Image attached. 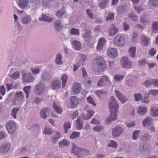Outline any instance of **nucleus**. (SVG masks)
<instances>
[{"label": "nucleus", "mask_w": 158, "mask_h": 158, "mask_svg": "<svg viewBox=\"0 0 158 158\" xmlns=\"http://www.w3.org/2000/svg\"><path fill=\"white\" fill-rule=\"evenodd\" d=\"M114 92L118 100L122 103H124L127 101V98L119 91L115 90Z\"/></svg>", "instance_id": "12"}, {"label": "nucleus", "mask_w": 158, "mask_h": 158, "mask_svg": "<svg viewBox=\"0 0 158 158\" xmlns=\"http://www.w3.org/2000/svg\"><path fill=\"white\" fill-rule=\"evenodd\" d=\"M79 103V100L76 96H73L70 98V105L72 109H74L77 107Z\"/></svg>", "instance_id": "14"}, {"label": "nucleus", "mask_w": 158, "mask_h": 158, "mask_svg": "<svg viewBox=\"0 0 158 158\" xmlns=\"http://www.w3.org/2000/svg\"><path fill=\"white\" fill-rule=\"evenodd\" d=\"M121 64L122 67L126 69H130L132 65L131 62L130 61L127 57H123L121 60Z\"/></svg>", "instance_id": "7"}, {"label": "nucleus", "mask_w": 158, "mask_h": 158, "mask_svg": "<svg viewBox=\"0 0 158 158\" xmlns=\"http://www.w3.org/2000/svg\"><path fill=\"white\" fill-rule=\"evenodd\" d=\"M23 79L24 82L31 83L33 82L34 77L30 73H26L23 75Z\"/></svg>", "instance_id": "10"}, {"label": "nucleus", "mask_w": 158, "mask_h": 158, "mask_svg": "<svg viewBox=\"0 0 158 158\" xmlns=\"http://www.w3.org/2000/svg\"><path fill=\"white\" fill-rule=\"evenodd\" d=\"M93 130L95 131L99 132L103 130V127L102 125H98L94 127L93 128Z\"/></svg>", "instance_id": "52"}, {"label": "nucleus", "mask_w": 158, "mask_h": 158, "mask_svg": "<svg viewBox=\"0 0 158 158\" xmlns=\"http://www.w3.org/2000/svg\"><path fill=\"white\" fill-rule=\"evenodd\" d=\"M114 17V14L113 13H110L109 14L106 19V20L108 21L109 20H113Z\"/></svg>", "instance_id": "58"}, {"label": "nucleus", "mask_w": 158, "mask_h": 158, "mask_svg": "<svg viewBox=\"0 0 158 158\" xmlns=\"http://www.w3.org/2000/svg\"><path fill=\"white\" fill-rule=\"evenodd\" d=\"M143 149L144 152L146 154H148L151 152L152 149L150 145L148 144H145L144 145L143 147Z\"/></svg>", "instance_id": "33"}, {"label": "nucleus", "mask_w": 158, "mask_h": 158, "mask_svg": "<svg viewBox=\"0 0 158 158\" xmlns=\"http://www.w3.org/2000/svg\"><path fill=\"white\" fill-rule=\"evenodd\" d=\"M109 107L110 111V115L108 117L107 120L108 122L116 120L117 119V113L118 110V105L115 99L111 96L109 100Z\"/></svg>", "instance_id": "1"}, {"label": "nucleus", "mask_w": 158, "mask_h": 158, "mask_svg": "<svg viewBox=\"0 0 158 158\" xmlns=\"http://www.w3.org/2000/svg\"><path fill=\"white\" fill-rule=\"evenodd\" d=\"M124 131V129L123 127L120 126H116L112 129V135L114 137H118L121 135Z\"/></svg>", "instance_id": "5"}, {"label": "nucleus", "mask_w": 158, "mask_h": 158, "mask_svg": "<svg viewBox=\"0 0 158 158\" xmlns=\"http://www.w3.org/2000/svg\"><path fill=\"white\" fill-rule=\"evenodd\" d=\"M140 131L139 130L135 131L132 134V139L134 140H136L138 139Z\"/></svg>", "instance_id": "46"}, {"label": "nucleus", "mask_w": 158, "mask_h": 158, "mask_svg": "<svg viewBox=\"0 0 158 158\" xmlns=\"http://www.w3.org/2000/svg\"><path fill=\"white\" fill-rule=\"evenodd\" d=\"M80 136V132H76L73 131L70 137L71 139H75L76 138L79 137Z\"/></svg>", "instance_id": "54"}, {"label": "nucleus", "mask_w": 158, "mask_h": 158, "mask_svg": "<svg viewBox=\"0 0 158 158\" xmlns=\"http://www.w3.org/2000/svg\"><path fill=\"white\" fill-rule=\"evenodd\" d=\"M106 41V39L104 38H100L98 41V44L97 47L98 50H100L103 48Z\"/></svg>", "instance_id": "20"}, {"label": "nucleus", "mask_w": 158, "mask_h": 158, "mask_svg": "<svg viewBox=\"0 0 158 158\" xmlns=\"http://www.w3.org/2000/svg\"><path fill=\"white\" fill-rule=\"evenodd\" d=\"M141 44L144 46H146L149 43V39L145 35H142Z\"/></svg>", "instance_id": "37"}, {"label": "nucleus", "mask_w": 158, "mask_h": 158, "mask_svg": "<svg viewBox=\"0 0 158 158\" xmlns=\"http://www.w3.org/2000/svg\"><path fill=\"white\" fill-rule=\"evenodd\" d=\"M151 137V135L149 134H145L140 137L141 139L143 141H147Z\"/></svg>", "instance_id": "41"}, {"label": "nucleus", "mask_w": 158, "mask_h": 158, "mask_svg": "<svg viewBox=\"0 0 158 158\" xmlns=\"http://www.w3.org/2000/svg\"><path fill=\"white\" fill-rule=\"evenodd\" d=\"M107 55L112 58H116L118 56L117 51L115 48H110L107 51Z\"/></svg>", "instance_id": "13"}, {"label": "nucleus", "mask_w": 158, "mask_h": 158, "mask_svg": "<svg viewBox=\"0 0 158 158\" xmlns=\"http://www.w3.org/2000/svg\"><path fill=\"white\" fill-rule=\"evenodd\" d=\"M127 9L126 6L121 5L119 6L118 11L119 13H123L126 11Z\"/></svg>", "instance_id": "51"}, {"label": "nucleus", "mask_w": 158, "mask_h": 158, "mask_svg": "<svg viewBox=\"0 0 158 158\" xmlns=\"http://www.w3.org/2000/svg\"><path fill=\"white\" fill-rule=\"evenodd\" d=\"M88 17L90 19H93L95 18V16L93 14V11L90 9H87L86 10Z\"/></svg>", "instance_id": "53"}, {"label": "nucleus", "mask_w": 158, "mask_h": 158, "mask_svg": "<svg viewBox=\"0 0 158 158\" xmlns=\"http://www.w3.org/2000/svg\"><path fill=\"white\" fill-rule=\"evenodd\" d=\"M50 2L51 1H49L48 0H43L42 3L44 6L48 7L50 6Z\"/></svg>", "instance_id": "61"}, {"label": "nucleus", "mask_w": 158, "mask_h": 158, "mask_svg": "<svg viewBox=\"0 0 158 158\" xmlns=\"http://www.w3.org/2000/svg\"><path fill=\"white\" fill-rule=\"evenodd\" d=\"M51 112V110L47 108H43L40 112V116L43 118H47V113Z\"/></svg>", "instance_id": "26"}, {"label": "nucleus", "mask_w": 158, "mask_h": 158, "mask_svg": "<svg viewBox=\"0 0 158 158\" xmlns=\"http://www.w3.org/2000/svg\"><path fill=\"white\" fill-rule=\"evenodd\" d=\"M135 99L136 101H139L142 98V96L140 93H137L134 94Z\"/></svg>", "instance_id": "50"}, {"label": "nucleus", "mask_w": 158, "mask_h": 158, "mask_svg": "<svg viewBox=\"0 0 158 158\" xmlns=\"http://www.w3.org/2000/svg\"><path fill=\"white\" fill-rule=\"evenodd\" d=\"M39 20L40 21H46L48 22H50L53 20V19L51 17L43 15L41 17L39 18Z\"/></svg>", "instance_id": "35"}, {"label": "nucleus", "mask_w": 158, "mask_h": 158, "mask_svg": "<svg viewBox=\"0 0 158 158\" xmlns=\"http://www.w3.org/2000/svg\"><path fill=\"white\" fill-rule=\"evenodd\" d=\"M63 127L64 129V132L65 134L67 133V130L70 129L71 125L69 122H65L63 125Z\"/></svg>", "instance_id": "42"}, {"label": "nucleus", "mask_w": 158, "mask_h": 158, "mask_svg": "<svg viewBox=\"0 0 158 158\" xmlns=\"http://www.w3.org/2000/svg\"><path fill=\"white\" fill-rule=\"evenodd\" d=\"M136 48L135 47L130 48L128 50V53L129 56L133 58L135 56Z\"/></svg>", "instance_id": "32"}, {"label": "nucleus", "mask_w": 158, "mask_h": 158, "mask_svg": "<svg viewBox=\"0 0 158 158\" xmlns=\"http://www.w3.org/2000/svg\"><path fill=\"white\" fill-rule=\"evenodd\" d=\"M152 32L157 33L158 32V22L154 21L152 24Z\"/></svg>", "instance_id": "30"}, {"label": "nucleus", "mask_w": 158, "mask_h": 158, "mask_svg": "<svg viewBox=\"0 0 158 158\" xmlns=\"http://www.w3.org/2000/svg\"><path fill=\"white\" fill-rule=\"evenodd\" d=\"M19 7L22 9L26 8L29 4L28 0H19Z\"/></svg>", "instance_id": "24"}, {"label": "nucleus", "mask_w": 158, "mask_h": 158, "mask_svg": "<svg viewBox=\"0 0 158 158\" xmlns=\"http://www.w3.org/2000/svg\"><path fill=\"white\" fill-rule=\"evenodd\" d=\"M149 93L152 95L155 96L158 95V90L157 89H151Z\"/></svg>", "instance_id": "64"}, {"label": "nucleus", "mask_w": 158, "mask_h": 158, "mask_svg": "<svg viewBox=\"0 0 158 158\" xmlns=\"http://www.w3.org/2000/svg\"><path fill=\"white\" fill-rule=\"evenodd\" d=\"M111 83L109 77L107 76H103L99 80L97 84L98 86H102L106 84Z\"/></svg>", "instance_id": "9"}, {"label": "nucleus", "mask_w": 158, "mask_h": 158, "mask_svg": "<svg viewBox=\"0 0 158 158\" xmlns=\"http://www.w3.org/2000/svg\"><path fill=\"white\" fill-rule=\"evenodd\" d=\"M55 29L57 31H59L62 27L61 22L59 20L56 21L54 22Z\"/></svg>", "instance_id": "31"}, {"label": "nucleus", "mask_w": 158, "mask_h": 158, "mask_svg": "<svg viewBox=\"0 0 158 158\" xmlns=\"http://www.w3.org/2000/svg\"><path fill=\"white\" fill-rule=\"evenodd\" d=\"M61 138V135L60 132L55 131L53 136L52 137V143H56L58 141V139Z\"/></svg>", "instance_id": "19"}, {"label": "nucleus", "mask_w": 158, "mask_h": 158, "mask_svg": "<svg viewBox=\"0 0 158 158\" xmlns=\"http://www.w3.org/2000/svg\"><path fill=\"white\" fill-rule=\"evenodd\" d=\"M86 114H83V118L85 120H87L90 118L94 115L93 111L91 110H86Z\"/></svg>", "instance_id": "22"}, {"label": "nucleus", "mask_w": 158, "mask_h": 158, "mask_svg": "<svg viewBox=\"0 0 158 158\" xmlns=\"http://www.w3.org/2000/svg\"><path fill=\"white\" fill-rule=\"evenodd\" d=\"M114 79L116 81L122 80L123 78V76L122 75L117 74L114 76Z\"/></svg>", "instance_id": "56"}, {"label": "nucleus", "mask_w": 158, "mask_h": 158, "mask_svg": "<svg viewBox=\"0 0 158 158\" xmlns=\"http://www.w3.org/2000/svg\"><path fill=\"white\" fill-rule=\"evenodd\" d=\"M94 60H95L98 65V68L99 71H103L106 68V64L102 56H97L94 59Z\"/></svg>", "instance_id": "3"}, {"label": "nucleus", "mask_w": 158, "mask_h": 158, "mask_svg": "<svg viewBox=\"0 0 158 158\" xmlns=\"http://www.w3.org/2000/svg\"><path fill=\"white\" fill-rule=\"evenodd\" d=\"M153 119L150 117H147L142 122L143 125L144 127H148L152 125Z\"/></svg>", "instance_id": "17"}, {"label": "nucleus", "mask_w": 158, "mask_h": 158, "mask_svg": "<svg viewBox=\"0 0 158 158\" xmlns=\"http://www.w3.org/2000/svg\"><path fill=\"white\" fill-rule=\"evenodd\" d=\"M68 79V76L65 74H64L62 75L61 79L62 82V87L64 88L66 85L67 80Z\"/></svg>", "instance_id": "43"}, {"label": "nucleus", "mask_w": 158, "mask_h": 158, "mask_svg": "<svg viewBox=\"0 0 158 158\" xmlns=\"http://www.w3.org/2000/svg\"><path fill=\"white\" fill-rule=\"evenodd\" d=\"M114 42L116 45L119 46H123L126 43L124 37L120 34H118L115 36Z\"/></svg>", "instance_id": "4"}, {"label": "nucleus", "mask_w": 158, "mask_h": 158, "mask_svg": "<svg viewBox=\"0 0 158 158\" xmlns=\"http://www.w3.org/2000/svg\"><path fill=\"white\" fill-rule=\"evenodd\" d=\"M148 96H149V93H146L145 94V97L142 100L143 103H148L149 102V100L148 97H147Z\"/></svg>", "instance_id": "59"}, {"label": "nucleus", "mask_w": 158, "mask_h": 158, "mask_svg": "<svg viewBox=\"0 0 158 158\" xmlns=\"http://www.w3.org/2000/svg\"><path fill=\"white\" fill-rule=\"evenodd\" d=\"M45 85L44 84L40 82L35 86L34 90L36 94L40 95L43 93Z\"/></svg>", "instance_id": "8"}, {"label": "nucleus", "mask_w": 158, "mask_h": 158, "mask_svg": "<svg viewBox=\"0 0 158 158\" xmlns=\"http://www.w3.org/2000/svg\"><path fill=\"white\" fill-rule=\"evenodd\" d=\"M31 86L29 85L25 86L23 89V90L26 94V98L29 97V95L30 93V90L31 89Z\"/></svg>", "instance_id": "44"}, {"label": "nucleus", "mask_w": 158, "mask_h": 158, "mask_svg": "<svg viewBox=\"0 0 158 158\" xmlns=\"http://www.w3.org/2000/svg\"><path fill=\"white\" fill-rule=\"evenodd\" d=\"M52 106L54 110L57 114H61L62 113V109L59 106L57 103L54 102Z\"/></svg>", "instance_id": "23"}, {"label": "nucleus", "mask_w": 158, "mask_h": 158, "mask_svg": "<svg viewBox=\"0 0 158 158\" xmlns=\"http://www.w3.org/2000/svg\"><path fill=\"white\" fill-rule=\"evenodd\" d=\"M73 47L76 50H79L81 48V44L78 41L73 40L72 42Z\"/></svg>", "instance_id": "29"}, {"label": "nucleus", "mask_w": 158, "mask_h": 158, "mask_svg": "<svg viewBox=\"0 0 158 158\" xmlns=\"http://www.w3.org/2000/svg\"><path fill=\"white\" fill-rule=\"evenodd\" d=\"M108 145L109 147L115 148H117L118 146L117 143L114 141L112 140L110 141Z\"/></svg>", "instance_id": "55"}, {"label": "nucleus", "mask_w": 158, "mask_h": 158, "mask_svg": "<svg viewBox=\"0 0 158 158\" xmlns=\"http://www.w3.org/2000/svg\"><path fill=\"white\" fill-rule=\"evenodd\" d=\"M151 114L153 116H158V109L154 108H152L151 109Z\"/></svg>", "instance_id": "48"}, {"label": "nucleus", "mask_w": 158, "mask_h": 158, "mask_svg": "<svg viewBox=\"0 0 158 158\" xmlns=\"http://www.w3.org/2000/svg\"><path fill=\"white\" fill-rule=\"evenodd\" d=\"M15 99L20 102H23L24 98V94L22 91H19L16 92L15 95Z\"/></svg>", "instance_id": "16"}, {"label": "nucleus", "mask_w": 158, "mask_h": 158, "mask_svg": "<svg viewBox=\"0 0 158 158\" xmlns=\"http://www.w3.org/2000/svg\"><path fill=\"white\" fill-rule=\"evenodd\" d=\"M147 111L146 107L143 106H140L137 108V113L140 115H143L145 114Z\"/></svg>", "instance_id": "25"}, {"label": "nucleus", "mask_w": 158, "mask_h": 158, "mask_svg": "<svg viewBox=\"0 0 158 158\" xmlns=\"http://www.w3.org/2000/svg\"><path fill=\"white\" fill-rule=\"evenodd\" d=\"M72 151L74 154L79 158H85L89 154V151L87 149L83 148H79L75 144L72 146Z\"/></svg>", "instance_id": "2"}, {"label": "nucleus", "mask_w": 158, "mask_h": 158, "mask_svg": "<svg viewBox=\"0 0 158 158\" xmlns=\"http://www.w3.org/2000/svg\"><path fill=\"white\" fill-rule=\"evenodd\" d=\"M59 146L60 147H63L64 146H68L69 145V143L67 140L64 139L61 141L59 142Z\"/></svg>", "instance_id": "38"}, {"label": "nucleus", "mask_w": 158, "mask_h": 158, "mask_svg": "<svg viewBox=\"0 0 158 158\" xmlns=\"http://www.w3.org/2000/svg\"><path fill=\"white\" fill-rule=\"evenodd\" d=\"M118 29L114 26H113L110 28L108 31V33L110 36H114L118 32Z\"/></svg>", "instance_id": "28"}, {"label": "nucleus", "mask_w": 158, "mask_h": 158, "mask_svg": "<svg viewBox=\"0 0 158 158\" xmlns=\"http://www.w3.org/2000/svg\"><path fill=\"white\" fill-rule=\"evenodd\" d=\"M31 17L30 15H27L23 17L21 20L22 23L24 25H27L31 22Z\"/></svg>", "instance_id": "15"}, {"label": "nucleus", "mask_w": 158, "mask_h": 158, "mask_svg": "<svg viewBox=\"0 0 158 158\" xmlns=\"http://www.w3.org/2000/svg\"><path fill=\"white\" fill-rule=\"evenodd\" d=\"M11 147L10 144L8 143H5L0 146V153H4L8 152Z\"/></svg>", "instance_id": "11"}, {"label": "nucleus", "mask_w": 158, "mask_h": 158, "mask_svg": "<svg viewBox=\"0 0 158 158\" xmlns=\"http://www.w3.org/2000/svg\"><path fill=\"white\" fill-rule=\"evenodd\" d=\"M6 127L7 131L10 134H13L16 131V124L14 122H9L6 124Z\"/></svg>", "instance_id": "6"}, {"label": "nucleus", "mask_w": 158, "mask_h": 158, "mask_svg": "<svg viewBox=\"0 0 158 158\" xmlns=\"http://www.w3.org/2000/svg\"><path fill=\"white\" fill-rule=\"evenodd\" d=\"M83 121L82 117H79L76 121V127L78 130H81L83 126Z\"/></svg>", "instance_id": "21"}, {"label": "nucleus", "mask_w": 158, "mask_h": 158, "mask_svg": "<svg viewBox=\"0 0 158 158\" xmlns=\"http://www.w3.org/2000/svg\"><path fill=\"white\" fill-rule=\"evenodd\" d=\"M32 73L34 75L39 74L40 72V69L39 68H33L31 69Z\"/></svg>", "instance_id": "45"}, {"label": "nucleus", "mask_w": 158, "mask_h": 158, "mask_svg": "<svg viewBox=\"0 0 158 158\" xmlns=\"http://www.w3.org/2000/svg\"><path fill=\"white\" fill-rule=\"evenodd\" d=\"M86 100L88 103L90 104L93 106H96V104L94 100L92 97L89 96L86 98Z\"/></svg>", "instance_id": "49"}, {"label": "nucleus", "mask_w": 158, "mask_h": 158, "mask_svg": "<svg viewBox=\"0 0 158 158\" xmlns=\"http://www.w3.org/2000/svg\"><path fill=\"white\" fill-rule=\"evenodd\" d=\"M19 73L18 72H16L10 75V77L13 79H16L19 78Z\"/></svg>", "instance_id": "62"}, {"label": "nucleus", "mask_w": 158, "mask_h": 158, "mask_svg": "<svg viewBox=\"0 0 158 158\" xmlns=\"http://www.w3.org/2000/svg\"><path fill=\"white\" fill-rule=\"evenodd\" d=\"M48 79V74L47 72L44 71L42 74L41 78V80L40 82L41 81L44 82Z\"/></svg>", "instance_id": "36"}, {"label": "nucleus", "mask_w": 158, "mask_h": 158, "mask_svg": "<svg viewBox=\"0 0 158 158\" xmlns=\"http://www.w3.org/2000/svg\"><path fill=\"white\" fill-rule=\"evenodd\" d=\"M54 132V131L50 128L46 127L44 129V133L46 135H51Z\"/></svg>", "instance_id": "40"}, {"label": "nucleus", "mask_w": 158, "mask_h": 158, "mask_svg": "<svg viewBox=\"0 0 158 158\" xmlns=\"http://www.w3.org/2000/svg\"><path fill=\"white\" fill-rule=\"evenodd\" d=\"M152 79L147 80L144 82L143 84L146 87L152 85Z\"/></svg>", "instance_id": "63"}, {"label": "nucleus", "mask_w": 158, "mask_h": 158, "mask_svg": "<svg viewBox=\"0 0 158 158\" xmlns=\"http://www.w3.org/2000/svg\"><path fill=\"white\" fill-rule=\"evenodd\" d=\"M70 33L73 35H78L79 34V30L74 28H72L70 30Z\"/></svg>", "instance_id": "47"}, {"label": "nucleus", "mask_w": 158, "mask_h": 158, "mask_svg": "<svg viewBox=\"0 0 158 158\" xmlns=\"http://www.w3.org/2000/svg\"><path fill=\"white\" fill-rule=\"evenodd\" d=\"M19 110V108L18 107H15L12 109L11 112V115L14 118H16V114Z\"/></svg>", "instance_id": "39"}, {"label": "nucleus", "mask_w": 158, "mask_h": 158, "mask_svg": "<svg viewBox=\"0 0 158 158\" xmlns=\"http://www.w3.org/2000/svg\"><path fill=\"white\" fill-rule=\"evenodd\" d=\"M64 12L65 11L63 9L60 10L57 12L56 13V16L60 18L64 14Z\"/></svg>", "instance_id": "60"}, {"label": "nucleus", "mask_w": 158, "mask_h": 158, "mask_svg": "<svg viewBox=\"0 0 158 158\" xmlns=\"http://www.w3.org/2000/svg\"><path fill=\"white\" fill-rule=\"evenodd\" d=\"M91 34L90 31L89 30H87L85 31V33L82 35L83 37L85 39H88L89 38Z\"/></svg>", "instance_id": "57"}, {"label": "nucleus", "mask_w": 158, "mask_h": 158, "mask_svg": "<svg viewBox=\"0 0 158 158\" xmlns=\"http://www.w3.org/2000/svg\"><path fill=\"white\" fill-rule=\"evenodd\" d=\"M73 91L74 93L78 94L81 90V85L79 83H75L73 85Z\"/></svg>", "instance_id": "27"}, {"label": "nucleus", "mask_w": 158, "mask_h": 158, "mask_svg": "<svg viewBox=\"0 0 158 158\" xmlns=\"http://www.w3.org/2000/svg\"><path fill=\"white\" fill-rule=\"evenodd\" d=\"M61 84V82L60 81L54 80L52 82L51 87L53 89H57L60 87Z\"/></svg>", "instance_id": "18"}, {"label": "nucleus", "mask_w": 158, "mask_h": 158, "mask_svg": "<svg viewBox=\"0 0 158 158\" xmlns=\"http://www.w3.org/2000/svg\"><path fill=\"white\" fill-rule=\"evenodd\" d=\"M62 56L60 53H58L56 56L55 62L57 64H60L63 63Z\"/></svg>", "instance_id": "34"}]
</instances>
